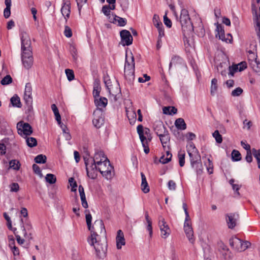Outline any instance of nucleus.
<instances>
[{
    "label": "nucleus",
    "mask_w": 260,
    "mask_h": 260,
    "mask_svg": "<svg viewBox=\"0 0 260 260\" xmlns=\"http://www.w3.org/2000/svg\"><path fill=\"white\" fill-rule=\"evenodd\" d=\"M191 166L195 168L197 174L202 173L203 168L201 161V156L199 151L188 153Z\"/></svg>",
    "instance_id": "nucleus-9"
},
{
    "label": "nucleus",
    "mask_w": 260,
    "mask_h": 260,
    "mask_svg": "<svg viewBox=\"0 0 260 260\" xmlns=\"http://www.w3.org/2000/svg\"><path fill=\"white\" fill-rule=\"evenodd\" d=\"M187 151L188 154L189 153H192L196 151H198V149L196 148L194 144L190 142L187 145Z\"/></svg>",
    "instance_id": "nucleus-44"
},
{
    "label": "nucleus",
    "mask_w": 260,
    "mask_h": 260,
    "mask_svg": "<svg viewBox=\"0 0 260 260\" xmlns=\"http://www.w3.org/2000/svg\"><path fill=\"white\" fill-rule=\"evenodd\" d=\"M239 218V214L236 213H231L226 214V221L228 228L231 229H234L236 226Z\"/></svg>",
    "instance_id": "nucleus-14"
},
{
    "label": "nucleus",
    "mask_w": 260,
    "mask_h": 260,
    "mask_svg": "<svg viewBox=\"0 0 260 260\" xmlns=\"http://www.w3.org/2000/svg\"><path fill=\"white\" fill-rule=\"evenodd\" d=\"M46 180L50 184H54L56 181V177L52 174H48L46 176Z\"/></svg>",
    "instance_id": "nucleus-42"
},
{
    "label": "nucleus",
    "mask_w": 260,
    "mask_h": 260,
    "mask_svg": "<svg viewBox=\"0 0 260 260\" xmlns=\"http://www.w3.org/2000/svg\"><path fill=\"white\" fill-rule=\"evenodd\" d=\"M230 246L237 251L245 250L250 245V243L248 241H242L236 237H233L229 241Z\"/></svg>",
    "instance_id": "nucleus-8"
},
{
    "label": "nucleus",
    "mask_w": 260,
    "mask_h": 260,
    "mask_svg": "<svg viewBox=\"0 0 260 260\" xmlns=\"http://www.w3.org/2000/svg\"><path fill=\"white\" fill-rule=\"evenodd\" d=\"M182 31L184 34L191 32L193 30V27L189 16L188 12L186 9L181 10L180 16Z\"/></svg>",
    "instance_id": "nucleus-4"
},
{
    "label": "nucleus",
    "mask_w": 260,
    "mask_h": 260,
    "mask_svg": "<svg viewBox=\"0 0 260 260\" xmlns=\"http://www.w3.org/2000/svg\"><path fill=\"white\" fill-rule=\"evenodd\" d=\"M107 18H108V19L109 20V21L111 23H116V17H117V16L114 14H111L110 15H109V16H107Z\"/></svg>",
    "instance_id": "nucleus-59"
},
{
    "label": "nucleus",
    "mask_w": 260,
    "mask_h": 260,
    "mask_svg": "<svg viewBox=\"0 0 260 260\" xmlns=\"http://www.w3.org/2000/svg\"><path fill=\"white\" fill-rule=\"evenodd\" d=\"M231 155L233 161H237L241 159V155L239 151L237 150H233Z\"/></svg>",
    "instance_id": "nucleus-35"
},
{
    "label": "nucleus",
    "mask_w": 260,
    "mask_h": 260,
    "mask_svg": "<svg viewBox=\"0 0 260 260\" xmlns=\"http://www.w3.org/2000/svg\"><path fill=\"white\" fill-rule=\"evenodd\" d=\"M102 11L106 16L111 14V11L107 5H105L103 7Z\"/></svg>",
    "instance_id": "nucleus-62"
},
{
    "label": "nucleus",
    "mask_w": 260,
    "mask_h": 260,
    "mask_svg": "<svg viewBox=\"0 0 260 260\" xmlns=\"http://www.w3.org/2000/svg\"><path fill=\"white\" fill-rule=\"evenodd\" d=\"M32 169H33L34 172L36 174L40 176V177H42L43 176L40 168L37 165L34 164L32 165Z\"/></svg>",
    "instance_id": "nucleus-52"
},
{
    "label": "nucleus",
    "mask_w": 260,
    "mask_h": 260,
    "mask_svg": "<svg viewBox=\"0 0 260 260\" xmlns=\"http://www.w3.org/2000/svg\"><path fill=\"white\" fill-rule=\"evenodd\" d=\"M105 158H107V157L105 156L104 152L98 151L95 152L93 158H86V157H84V160L85 166L91 165L90 167H91L93 170V169L97 168L98 162H101L104 160Z\"/></svg>",
    "instance_id": "nucleus-7"
},
{
    "label": "nucleus",
    "mask_w": 260,
    "mask_h": 260,
    "mask_svg": "<svg viewBox=\"0 0 260 260\" xmlns=\"http://www.w3.org/2000/svg\"><path fill=\"white\" fill-rule=\"evenodd\" d=\"M96 166L97 168L95 169L98 170L107 179H111L114 176V168L108 158H105L101 162H98Z\"/></svg>",
    "instance_id": "nucleus-3"
},
{
    "label": "nucleus",
    "mask_w": 260,
    "mask_h": 260,
    "mask_svg": "<svg viewBox=\"0 0 260 260\" xmlns=\"http://www.w3.org/2000/svg\"><path fill=\"white\" fill-rule=\"evenodd\" d=\"M32 87L30 83H27L25 85L24 93V100L27 105H31L32 102V97L31 95Z\"/></svg>",
    "instance_id": "nucleus-17"
},
{
    "label": "nucleus",
    "mask_w": 260,
    "mask_h": 260,
    "mask_svg": "<svg viewBox=\"0 0 260 260\" xmlns=\"http://www.w3.org/2000/svg\"><path fill=\"white\" fill-rule=\"evenodd\" d=\"M184 231L190 243L193 244L195 241V238L193 236V231L191 226L190 218L185 219Z\"/></svg>",
    "instance_id": "nucleus-12"
},
{
    "label": "nucleus",
    "mask_w": 260,
    "mask_h": 260,
    "mask_svg": "<svg viewBox=\"0 0 260 260\" xmlns=\"http://www.w3.org/2000/svg\"><path fill=\"white\" fill-rule=\"evenodd\" d=\"M124 76L126 80L129 82L135 79V61L134 57L132 56L130 60H128L126 56L124 65Z\"/></svg>",
    "instance_id": "nucleus-5"
},
{
    "label": "nucleus",
    "mask_w": 260,
    "mask_h": 260,
    "mask_svg": "<svg viewBox=\"0 0 260 260\" xmlns=\"http://www.w3.org/2000/svg\"><path fill=\"white\" fill-rule=\"evenodd\" d=\"M126 114L131 124H132V122H135L136 118V113L134 111L132 110V109L129 110L126 108Z\"/></svg>",
    "instance_id": "nucleus-29"
},
{
    "label": "nucleus",
    "mask_w": 260,
    "mask_h": 260,
    "mask_svg": "<svg viewBox=\"0 0 260 260\" xmlns=\"http://www.w3.org/2000/svg\"><path fill=\"white\" fill-rule=\"evenodd\" d=\"M166 156H165V157H166V160L164 161V164H167L168 162H169L170 161H171L172 156V154L170 152V151H169L170 148L169 149L166 148Z\"/></svg>",
    "instance_id": "nucleus-58"
},
{
    "label": "nucleus",
    "mask_w": 260,
    "mask_h": 260,
    "mask_svg": "<svg viewBox=\"0 0 260 260\" xmlns=\"http://www.w3.org/2000/svg\"><path fill=\"white\" fill-rule=\"evenodd\" d=\"M64 34L65 36L67 38H71L72 36V29L69 26L67 25L65 26Z\"/></svg>",
    "instance_id": "nucleus-51"
},
{
    "label": "nucleus",
    "mask_w": 260,
    "mask_h": 260,
    "mask_svg": "<svg viewBox=\"0 0 260 260\" xmlns=\"http://www.w3.org/2000/svg\"><path fill=\"white\" fill-rule=\"evenodd\" d=\"M238 66V71L241 72L246 69L247 63L245 61H242L237 64Z\"/></svg>",
    "instance_id": "nucleus-61"
},
{
    "label": "nucleus",
    "mask_w": 260,
    "mask_h": 260,
    "mask_svg": "<svg viewBox=\"0 0 260 260\" xmlns=\"http://www.w3.org/2000/svg\"><path fill=\"white\" fill-rule=\"evenodd\" d=\"M90 165H90L89 166H90ZM90 168H91V171H89V168H88V166H86V170L87 175L91 179H94L97 176V174L95 173L96 170L95 169H93V170L92 169L91 167H90Z\"/></svg>",
    "instance_id": "nucleus-34"
},
{
    "label": "nucleus",
    "mask_w": 260,
    "mask_h": 260,
    "mask_svg": "<svg viewBox=\"0 0 260 260\" xmlns=\"http://www.w3.org/2000/svg\"><path fill=\"white\" fill-rule=\"evenodd\" d=\"M12 82V78L10 75H6L2 80L1 84L3 85H8Z\"/></svg>",
    "instance_id": "nucleus-45"
},
{
    "label": "nucleus",
    "mask_w": 260,
    "mask_h": 260,
    "mask_svg": "<svg viewBox=\"0 0 260 260\" xmlns=\"http://www.w3.org/2000/svg\"><path fill=\"white\" fill-rule=\"evenodd\" d=\"M18 133L21 136H29L32 133V128L28 123L21 121L17 124Z\"/></svg>",
    "instance_id": "nucleus-10"
},
{
    "label": "nucleus",
    "mask_w": 260,
    "mask_h": 260,
    "mask_svg": "<svg viewBox=\"0 0 260 260\" xmlns=\"http://www.w3.org/2000/svg\"><path fill=\"white\" fill-rule=\"evenodd\" d=\"M116 19V23H117L118 25L119 26H124L126 24V20L124 18L117 16Z\"/></svg>",
    "instance_id": "nucleus-49"
},
{
    "label": "nucleus",
    "mask_w": 260,
    "mask_h": 260,
    "mask_svg": "<svg viewBox=\"0 0 260 260\" xmlns=\"http://www.w3.org/2000/svg\"><path fill=\"white\" fill-rule=\"evenodd\" d=\"M154 131L158 137L168 132L162 122H160L155 126Z\"/></svg>",
    "instance_id": "nucleus-24"
},
{
    "label": "nucleus",
    "mask_w": 260,
    "mask_h": 260,
    "mask_svg": "<svg viewBox=\"0 0 260 260\" xmlns=\"http://www.w3.org/2000/svg\"><path fill=\"white\" fill-rule=\"evenodd\" d=\"M141 187L142 191L145 193H148L150 191L149 186L148 183H141Z\"/></svg>",
    "instance_id": "nucleus-54"
},
{
    "label": "nucleus",
    "mask_w": 260,
    "mask_h": 260,
    "mask_svg": "<svg viewBox=\"0 0 260 260\" xmlns=\"http://www.w3.org/2000/svg\"><path fill=\"white\" fill-rule=\"evenodd\" d=\"M153 22L157 28L163 26L162 23L159 20V16L156 14H154L153 17Z\"/></svg>",
    "instance_id": "nucleus-38"
},
{
    "label": "nucleus",
    "mask_w": 260,
    "mask_h": 260,
    "mask_svg": "<svg viewBox=\"0 0 260 260\" xmlns=\"http://www.w3.org/2000/svg\"><path fill=\"white\" fill-rule=\"evenodd\" d=\"M26 142L27 146L29 147H33L37 145V141L36 139L33 137H26Z\"/></svg>",
    "instance_id": "nucleus-32"
},
{
    "label": "nucleus",
    "mask_w": 260,
    "mask_h": 260,
    "mask_svg": "<svg viewBox=\"0 0 260 260\" xmlns=\"http://www.w3.org/2000/svg\"><path fill=\"white\" fill-rule=\"evenodd\" d=\"M121 44L123 45L129 46L133 43V37L127 30H122L120 32Z\"/></svg>",
    "instance_id": "nucleus-15"
},
{
    "label": "nucleus",
    "mask_w": 260,
    "mask_h": 260,
    "mask_svg": "<svg viewBox=\"0 0 260 260\" xmlns=\"http://www.w3.org/2000/svg\"><path fill=\"white\" fill-rule=\"evenodd\" d=\"M21 234L22 235H23V236L25 238H28V239H31V234L30 233L29 234V236H30V237L29 236H27V233H26V229H25V226L24 225V224H23V220L22 219H21Z\"/></svg>",
    "instance_id": "nucleus-43"
},
{
    "label": "nucleus",
    "mask_w": 260,
    "mask_h": 260,
    "mask_svg": "<svg viewBox=\"0 0 260 260\" xmlns=\"http://www.w3.org/2000/svg\"><path fill=\"white\" fill-rule=\"evenodd\" d=\"M168 186L170 190H175L176 188V184L173 180H170L168 183Z\"/></svg>",
    "instance_id": "nucleus-60"
},
{
    "label": "nucleus",
    "mask_w": 260,
    "mask_h": 260,
    "mask_svg": "<svg viewBox=\"0 0 260 260\" xmlns=\"http://www.w3.org/2000/svg\"><path fill=\"white\" fill-rule=\"evenodd\" d=\"M229 68V74L231 76H234V74L235 72L238 71V66L237 64H235L232 66H230Z\"/></svg>",
    "instance_id": "nucleus-56"
},
{
    "label": "nucleus",
    "mask_w": 260,
    "mask_h": 260,
    "mask_svg": "<svg viewBox=\"0 0 260 260\" xmlns=\"http://www.w3.org/2000/svg\"><path fill=\"white\" fill-rule=\"evenodd\" d=\"M185 153L183 152H179L178 153V159H179V163L180 167H183L185 164Z\"/></svg>",
    "instance_id": "nucleus-40"
},
{
    "label": "nucleus",
    "mask_w": 260,
    "mask_h": 260,
    "mask_svg": "<svg viewBox=\"0 0 260 260\" xmlns=\"http://www.w3.org/2000/svg\"><path fill=\"white\" fill-rule=\"evenodd\" d=\"M93 119L92 120V123L94 126L99 128L104 123V115L103 111L99 109H96L94 110L93 113Z\"/></svg>",
    "instance_id": "nucleus-11"
},
{
    "label": "nucleus",
    "mask_w": 260,
    "mask_h": 260,
    "mask_svg": "<svg viewBox=\"0 0 260 260\" xmlns=\"http://www.w3.org/2000/svg\"><path fill=\"white\" fill-rule=\"evenodd\" d=\"M218 88V84H217V80L216 78H213L211 81V94L212 96H214Z\"/></svg>",
    "instance_id": "nucleus-30"
},
{
    "label": "nucleus",
    "mask_w": 260,
    "mask_h": 260,
    "mask_svg": "<svg viewBox=\"0 0 260 260\" xmlns=\"http://www.w3.org/2000/svg\"><path fill=\"white\" fill-rule=\"evenodd\" d=\"M243 92V89L241 87H238L232 91L231 95L233 96H238L240 95Z\"/></svg>",
    "instance_id": "nucleus-48"
},
{
    "label": "nucleus",
    "mask_w": 260,
    "mask_h": 260,
    "mask_svg": "<svg viewBox=\"0 0 260 260\" xmlns=\"http://www.w3.org/2000/svg\"><path fill=\"white\" fill-rule=\"evenodd\" d=\"M159 138L164 149H166L167 147V148L169 149L170 147L168 144L169 143L170 137L169 132H168L167 133L159 136Z\"/></svg>",
    "instance_id": "nucleus-22"
},
{
    "label": "nucleus",
    "mask_w": 260,
    "mask_h": 260,
    "mask_svg": "<svg viewBox=\"0 0 260 260\" xmlns=\"http://www.w3.org/2000/svg\"><path fill=\"white\" fill-rule=\"evenodd\" d=\"M71 2L69 0H63L62 2V5L61 8V13L64 17L66 22H67L68 19L70 18L71 8Z\"/></svg>",
    "instance_id": "nucleus-16"
},
{
    "label": "nucleus",
    "mask_w": 260,
    "mask_h": 260,
    "mask_svg": "<svg viewBox=\"0 0 260 260\" xmlns=\"http://www.w3.org/2000/svg\"><path fill=\"white\" fill-rule=\"evenodd\" d=\"M158 225L160 230L161 237L166 239L170 234L171 231L164 218L162 216L159 217Z\"/></svg>",
    "instance_id": "nucleus-13"
},
{
    "label": "nucleus",
    "mask_w": 260,
    "mask_h": 260,
    "mask_svg": "<svg viewBox=\"0 0 260 260\" xmlns=\"http://www.w3.org/2000/svg\"><path fill=\"white\" fill-rule=\"evenodd\" d=\"M10 246L11 247V248L13 251L14 255H19V249L17 247H16L15 246L14 240H12L11 243H10Z\"/></svg>",
    "instance_id": "nucleus-50"
},
{
    "label": "nucleus",
    "mask_w": 260,
    "mask_h": 260,
    "mask_svg": "<svg viewBox=\"0 0 260 260\" xmlns=\"http://www.w3.org/2000/svg\"><path fill=\"white\" fill-rule=\"evenodd\" d=\"M80 196L81 204H82V206L84 208H88V206L87 202L86 200L85 194L84 193V194H80Z\"/></svg>",
    "instance_id": "nucleus-55"
},
{
    "label": "nucleus",
    "mask_w": 260,
    "mask_h": 260,
    "mask_svg": "<svg viewBox=\"0 0 260 260\" xmlns=\"http://www.w3.org/2000/svg\"><path fill=\"white\" fill-rule=\"evenodd\" d=\"M86 221L88 230H91L92 216L90 213L86 214Z\"/></svg>",
    "instance_id": "nucleus-53"
},
{
    "label": "nucleus",
    "mask_w": 260,
    "mask_h": 260,
    "mask_svg": "<svg viewBox=\"0 0 260 260\" xmlns=\"http://www.w3.org/2000/svg\"><path fill=\"white\" fill-rule=\"evenodd\" d=\"M66 74L67 75L68 79L71 81L74 79V73L73 70L71 69H66L65 71Z\"/></svg>",
    "instance_id": "nucleus-47"
},
{
    "label": "nucleus",
    "mask_w": 260,
    "mask_h": 260,
    "mask_svg": "<svg viewBox=\"0 0 260 260\" xmlns=\"http://www.w3.org/2000/svg\"><path fill=\"white\" fill-rule=\"evenodd\" d=\"M11 103L13 106L20 108L21 107V104L19 97L15 94L11 98Z\"/></svg>",
    "instance_id": "nucleus-28"
},
{
    "label": "nucleus",
    "mask_w": 260,
    "mask_h": 260,
    "mask_svg": "<svg viewBox=\"0 0 260 260\" xmlns=\"http://www.w3.org/2000/svg\"><path fill=\"white\" fill-rule=\"evenodd\" d=\"M9 165L11 168L15 170H18L20 167V162L15 159L11 160Z\"/></svg>",
    "instance_id": "nucleus-37"
},
{
    "label": "nucleus",
    "mask_w": 260,
    "mask_h": 260,
    "mask_svg": "<svg viewBox=\"0 0 260 260\" xmlns=\"http://www.w3.org/2000/svg\"><path fill=\"white\" fill-rule=\"evenodd\" d=\"M125 244L124 234L121 230L117 231L116 236V246L118 249L121 248L122 246Z\"/></svg>",
    "instance_id": "nucleus-20"
},
{
    "label": "nucleus",
    "mask_w": 260,
    "mask_h": 260,
    "mask_svg": "<svg viewBox=\"0 0 260 260\" xmlns=\"http://www.w3.org/2000/svg\"><path fill=\"white\" fill-rule=\"evenodd\" d=\"M90 236L88 238L87 241L90 245H94V243L97 241V239H99V236L98 233L106 235V230L102 220H96L94 221L92 226H91Z\"/></svg>",
    "instance_id": "nucleus-2"
},
{
    "label": "nucleus",
    "mask_w": 260,
    "mask_h": 260,
    "mask_svg": "<svg viewBox=\"0 0 260 260\" xmlns=\"http://www.w3.org/2000/svg\"><path fill=\"white\" fill-rule=\"evenodd\" d=\"M90 245L94 247L96 255L98 258L103 259L106 257L108 244L105 239L101 241L98 239L97 241L94 243V245Z\"/></svg>",
    "instance_id": "nucleus-6"
},
{
    "label": "nucleus",
    "mask_w": 260,
    "mask_h": 260,
    "mask_svg": "<svg viewBox=\"0 0 260 260\" xmlns=\"http://www.w3.org/2000/svg\"><path fill=\"white\" fill-rule=\"evenodd\" d=\"M255 29L256 33V35L259 40V43L260 44V22H257L256 26H255Z\"/></svg>",
    "instance_id": "nucleus-64"
},
{
    "label": "nucleus",
    "mask_w": 260,
    "mask_h": 260,
    "mask_svg": "<svg viewBox=\"0 0 260 260\" xmlns=\"http://www.w3.org/2000/svg\"><path fill=\"white\" fill-rule=\"evenodd\" d=\"M76 1L77 4L79 12V13H80L81 9L82 8L83 5H84L85 3H86L87 0H76Z\"/></svg>",
    "instance_id": "nucleus-57"
},
{
    "label": "nucleus",
    "mask_w": 260,
    "mask_h": 260,
    "mask_svg": "<svg viewBox=\"0 0 260 260\" xmlns=\"http://www.w3.org/2000/svg\"><path fill=\"white\" fill-rule=\"evenodd\" d=\"M101 90L100 81L95 79L93 82V95L94 98H99L100 93Z\"/></svg>",
    "instance_id": "nucleus-23"
},
{
    "label": "nucleus",
    "mask_w": 260,
    "mask_h": 260,
    "mask_svg": "<svg viewBox=\"0 0 260 260\" xmlns=\"http://www.w3.org/2000/svg\"><path fill=\"white\" fill-rule=\"evenodd\" d=\"M205 166L206 167L207 170L209 174H211L213 173V165L211 160L208 158L207 161L204 163Z\"/></svg>",
    "instance_id": "nucleus-33"
},
{
    "label": "nucleus",
    "mask_w": 260,
    "mask_h": 260,
    "mask_svg": "<svg viewBox=\"0 0 260 260\" xmlns=\"http://www.w3.org/2000/svg\"><path fill=\"white\" fill-rule=\"evenodd\" d=\"M252 153L254 157L256 158V159H258L260 158V150H257L255 148H253L252 149Z\"/></svg>",
    "instance_id": "nucleus-63"
},
{
    "label": "nucleus",
    "mask_w": 260,
    "mask_h": 260,
    "mask_svg": "<svg viewBox=\"0 0 260 260\" xmlns=\"http://www.w3.org/2000/svg\"><path fill=\"white\" fill-rule=\"evenodd\" d=\"M21 60L26 69H30L33 64L32 52L31 41L28 34L25 32L21 33Z\"/></svg>",
    "instance_id": "nucleus-1"
},
{
    "label": "nucleus",
    "mask_w": 260,
    "mask_h": 260,
    "mask_svg": "<svg viewBox=\"0 0 260 260\" xmlns=\"http://www.w3.org/2000/svg\"><path fill=\"white\" fill-rule=\"evenodd\" d=\"M250 53H251L253 56V60H252L250 63V66L257 75L260 76V62L259 60H257V55H255L252 51H250Z\"/></svg>",
    "instance_id": "nucleus-18"
},
{
    "label": "nucleus",
    "mask_w": 260,
    "mask_h": 260,
    "mask_svg": "<svg viewBox=\"0 0 260 260\" xmlns=\"http://www.w3.org/2000/svg\"><path fill=\"white\" fill-rule=\"evenodd\" d=\"M47 157L43 154H39L35 158V161L38 164H44L46 162Z\"/></svg>",
    "instance_id": "nucleus-36"
},
{
    "label": "nucleus",
    "mask_w": 260,
    "mask_h": 260,
    "mask_svg": "<svg viewBox=\"0 0 260 260\" xmlns=\"http://www.w3.org/2000/svg\"><path fill=\"white\" fill-rule=\"evenodd\" d=\"M217 30L218 31V34L219 35V39L222 41H224L227 42V40L225 39L224 37V31L221 26H217Z\"/></svg>",
    "instance_id": "nucleus-41"
},
{
    "label": "nucleus",
    "mask_w": 260,
    "mask_h": 260,
    "mask_svg": "<svg viewBox=\"0 0 260 260\" xmlns=\"http://www.w3.org/2000/svg\"><path fill=\"white\" fill-rule=\"evenodd\" d=\"M108 91L111 96L113 98L114 101H116L120 96L121 91L118 84H116L115 87L113 86L111 87Z\"/></svg>",
    "instance_id": "nucleus-19"
},
{
    "label": "nucleus",
    "mask_w": 260,
    "mask_h": 260,
    "mask_svg": "<svg viewBox=\"0 0 260 260\" xmlns=\"http://www.w3.org/2000/svg\"><path fill=\"white\" fill-rule=\"evenodd\" d=\"M9 187L11 192H17L19 190V185L17 183L13 182L10 184Z\"/></svg>",
    "instance_id": "nucleus-46"
},
{
    "label": "nucleus",
    "mask_w": 260,
    "mask_h": 260,
    "mask_svg": "<svg viewBox=\"0 0 260 260\" xmlns=\"http://www.w3.org/2000/svg\"><path fill=\"white\" fill-rule=\"evenodd\" d=\"M163 113L165 114L172 115L177 113V109L175 107H164L162 108Z\"/></svg>",
    "instance_id": "nucleus-26"
},
{
    "label": "nucleus",
    "mask_w": 260,
    "mask_h": 260,
    "mask_svg": "<svg viewBox=\"0 0 260 260\" xmlns=\"http://www.w3.org/2000/svg\"><path fill=\"white\" fill-rule=\"evenodd\" d=\"M69 51L71 54L73 60L76 61L78 58V53L76 48L74 45H70L69 47Z\"/></svg>",
    "instance_id": "nucleus-31"
},
{
    "label": "nucleus",
    "mask_w": 260,
    "mask_h": 260,
    "mask_svg": "<svg viewBox=\"0 0 260 260\" xmlns=\"http://www.w3.org/2000/svg\"><path fill=\"white\" fill-rule=\"evenodd\" d=\"M213 137L215 138L216 142L217 143H221L222 142V136L219 134V132L218 130H216L212 134Z\"/></svg>",
    "instance_id": "nucleus-39"
},
{
    "label": "nucleus",
    "mask_w": 260,
    "mask_h": 260,
    "mask_svg": "<svg viewBox=\"0 0 260 260\" xmlns=\"http://www.w3.org/2000/svg\"><path fill=\"white\" fill-rule=\"evenodd\" d=\"M182 61V59L179 57V56L174 55L172 57L171 62L169 64V69H170L173 66H176L178 64H181Z\"/></svg>",
    "instance_id": "nucleus-27"
},
{
    "label": "nucleus",
    "mask_w": 260,
    "mask_h": 260,
    "mask_svg": "<svg viewBox=\"0 0 260 260\" xmlns=\"http://www.w3.org/2000/svg\"><path fill=\"white\" fill-rule=\"evenodd\" d=\"M175 124L178 129L184 130L186 128V124L184 119L181 118L177 119L175 121Z\"/></svg>",
    "instance_id": "nucleus-25"
},
{
    "label": "nucleus",
    "mask_w": 260,
    "mask_h": 260,
    "mask_svg": "<svg viewBox=\"0 0 260 260\" xmlns=\"http://www.w3.org/2000/svg\"><path fill=\"white\" fill-rule=\"evenodd\" d=\"M94 103L97 107L96 109L103 110V108H105L107 105L108 100L106 98L100 97L94 98Z\"/></svg>",
    "instance_id": "nucleus-21"
}]
</instances>
